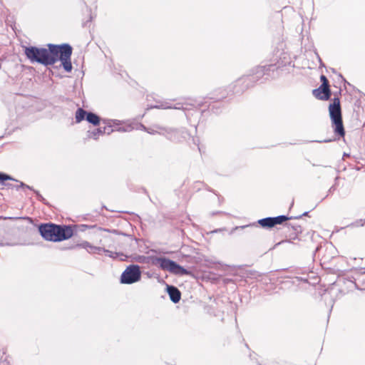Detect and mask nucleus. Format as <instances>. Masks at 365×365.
I'll return each mask as SVG.
<instances>
[{"mask_svg": "<svg viewBox=\"0 0 365 365\" xmlns=\"http://www.w3.org/2000/svg\"><path fill=\"white\" fill-rule=\"evenodd\" d=\"M140 127L142 128L143 130H144L145 131L148 132L150 134L159 133V134H162L164 135L165 134V128H162L157 127V126L147 128L143 125H141Z\"/></svg>", "mask_w": 365, "mask_h": 365, "instance_id": "4468645a", "label": "nucleus"}, {"mask_svg": "<svg viewBox=\"0 0 365 365\" xmlns=\"http://www.w3.org/2000/svg\"><path fill=\"white\" fill-rule=\"evenodd\" d=\"M106 127L97 128L91 132L88 131V136L94 140H98L99 135L106 133Z\"/></svg>", "mask_w": 365, "mask_h": 365, "instance_id": "2eb2a0df", "label": "nucleus"}, {"mask_svg": "<svg viewBox=\"0 0 365 365\" xmlns=\"http://www.w3.org/2000/svg\"><path fill=\"white\" fill-rule=\"evenodd\" d=\"M101 121L106 125L105 127L112 128V119L103 118L101 119Z\"/></svg>", "mask_w": 365, "mask_h": 365, "instance_id": "a211bd4d", "label": "nucleus"}, {"mask_svg": "<svg viewBox=\"0 0 365 365\" xmlns=\"http://www.w3.org/2000/svg\"><path fill=\"white\" fill-rule=\"evenodd\" d=\"M25 54L31 62H38L46 66L53 65L60 60L66 71L70 72L72 70V47L69 44H48V49L31 46L26 48Z\"/></svg>", "mask_w": 365, "mask_h": 365, "instance_id": "f257e3e1", "label": "nucleus"}, {"mask_svg": "<svg viewBox=\"0 0 365 365\" xmlns=\"http://www.w3.org/2000/svg\"><path fill=\"white\" fill-rule=\"evenodd\" d=\"M320 79H321V81L322 82V85H323L325 87H326V86H329V82H328V80L327 79L326 76L322 75V76H321Z\"/></svg>", "mask_w": 365, "mask_h": 365, "instance_id": "aec40b11", "label": "nucleus"}, {"mask_svg": "<svg viewBox=\"0 0 365 365\" xmlns=\"http://www.w3.org/2000/svg\"><path fill=\"white\" fill-rule=\"evenodd\" d=\"M165 135L174 141H180L181 138H186L187 133L184 130H175L172 128L165 129Z\"/></svg>", "mask_w": 365, "mask_h": 365, "instance_id": "0eeeda50", "label": "nucleus"}, {"mask_svg": "<svg viewBox=\"0 0 365 365\" xmlns=\"http://www.w3.org/2000/svg\"><path fill=\"white\" fill-rule=\"evenodd\" d=\"M153 263L155 266L160 267L162 269L174 274L185 275L189 274V272L187 269L177 264L175 262L165 257H156L153 259Z\"/></svg>", "mask_w": 365, "mask_h": 365, "instance_id": "20e7f679", "label": "nucleus"}, {"mask_svg": "<svg viewBox=\"0 0 365 365\" xmlns=\"http://www.w3.org/2000/svg\"><path fill=\"white\" fill-rule=\"evenodd\" d=\"M288 220L285 215H279L274 217H266L258 220V224L262 227L271 228L276 225L282 224Z\"/></svg>", "mask_w": 365, "mask_h": 365, "instance_id": "423d86ee", "label": "nucleus"}, {"mask_svg": "<svg viewBox=\"0 0 365 365\" xmlns=\"http://www.w3.org/2000/svg\"><path fill=\"white\" fill-rule=\"evenodd\" d=\"M118 130H122V131H128L130 130V129H122V128H119Z\"/></svg>", "mask_w": 365, "mask_h": 365, "instance_id": "5701e85b", "label": "nucleus"}, {"mask_svg": "<svg viewBox=\"0 0 365 365\" xmlns=\"http://www.w3.org/2000/svg\"><path fill=\"white\" fill-rule=\"evenodd\" d=\"M8 180H15L11 176H9V175H8L6 174L0 173V180L1 181Z\"/></svg>", "mask_w": 365, "mask_h": 365, "instance_id": "6ab92c4d", "label": "nucleus"}, {"mask_svg": "<svg viewBox=\"0 0 365 365\" xmlns=\"http://www.w3.org/2000/svg\"><path fill=\"white\" fill-rule=\"evenodd\" d=\"M106 128H106V132H107L108 134H110V133H112V132H113V131H114V130H113L112 128H108V127H106Z\"/></svg>", "mask_w": 365, "mask_h": 365, "instance_id": "4be33fe9", "label": "nucleus"}, {"mask_svg": "<svg viewBox=\"0 0 365 365\" xmlns=\"http://www.w3.org/2000/svg\"><path fill=\"white\" fill-rule=\"evenodd\" d=\"M86 120L89 123H91L93 125H99V123L101 122V118L96 114L91 113V112H88V113L87 115Z\"/></svg>", "mask_w": 365, "mask_h": 365, "instance_id": "dca6fc26", "label": "nucleus"}, {"mask_svg": "<svg viewBox=\"0 0 365 365\" xmlns=\"http://www.w3.org/2000/svg\"><path fill=\"white\" fill-rule=\"evenodd\" d=\"M329 111L335 133L343 137L345 132L342 123L341 112L339 98H334L333 103L329 105Z\"/></svg>", "mask_w": 365, "mask_h": 365, "instance_id": "7ed1b4c3", "label": "nucleus"}, {"mask_svg": "<svg viewBox=\"0 0 365 365\" xmlns=\"http://www.w3.org/2000/svg\"><path fill=\"white\" fill-rule=\"evenodd\" d=\"M314 96L320 100H327L330 96L329 86H324L322 85L319 88L313 91Z\"/></svg>", "mask_w": 365, "mask_h": 365, "instance_id": "1a4fd4ad", "label": "nucleus"}, {"mask_svg": "<svg viewBox=\"0 0 365 365\" xmlns=\"http://www.w3.org/2000/svg\"><path fill=\"white\" fill-rule=\"evenodd\" d=\"M38 230L42 237L47 241L61 242L71 238L73 235V230L68 226L45 224L41 225Z\"/></svg>", "mask_w": 365, "mask_h": 365, "instance_id": "f03ea898", "label": "nucleus"}, {"mask_svg": "<svg viewBox=\"0 0 365 365\" xmlns=\"http://www.w3.org/2000/svg\"><path fill=\"white\" fill-rule=\"evenodd\" d=\"M167 289L171 301L174 303L178 302L181 297L180 292L173 286H168Z\"/></svg>", "mask_w": 365, "mask_h": 365, "instance_id": "9b49d317", "label": "nucleus"}, {"mask_svg": "<svg viewBox=\"0 0 365 365\" xmlns=\"http://www.w3.org/2000/svg\"><path fill=\"white\" fill-rule=\"evenodd\" d=\"M152 108L158 109H181L182 106L180 103H177L175 106H172L171 103L168 101L157 102L155 106H151Z\"/></svg>", "mask_w": 365, "mask_h": 365, "instance_id": "f8f14e48", "label": "nucleus"}, {"mask_svg": "<svg viewBox=\"0 0 365 365\" xmlns=\"http://www.w3.org/2000/svg\"><path fill=\"white\" fill-rule=\"evenodd\" d=\"M88 113V112L86 111L84 109L81 108H78L75 113L76 123H79L84 119L86 120Z\"/></svg>", "mask_w": 365, "mask_h": 365, "instance_id": "ddd939ff", "label": "nucleus"}, {"mask_svg": "<svg viewBox=\"0 0 365 365\" xmlns=\"http://www.w3.org/2000/svg\"><path fill=\"white\" fill-rule=\"evenodd\" d=\"M272 67V65L257 66L252 70L251 75L255 76V78L259 79L264 75L268 74Z\"/></svg>", "mask_w": 365, "mask_h": 365, "instance_id": "9d476101", "label": "nucleus"}, {"mask_svg": "<svg viewBox=\"0 0 365 365\" xmlns=\"http://www.w3.org/2000/svg\"><path fill=\"white\" fill-rule=\"evenodd\" d=\"M19 188H26V189H29V190H33V188L26 184H24V182H21L19 183V185H16V190H19ZM34 192H35L36 193V195H38V192L36 190H34Z\"/></svg>", "mask_w": 365, "mask_h": 365, "instance_id": "f3484780", "label": "nucleus"}, {"mask_svg": "<svg viewBox=\"0 0 365 365\" xmlns=\"http://www.w3.org/2000/svg\"><path fill=\"white\" fill-rule=\"evenodd\" d=\"M121 124V121L116 119H112V127L119 125Z\"/></svg>", "mask_w": 365, "mask_h": 365, "instance_id": "412c9836", "label": "nucleus"}, {"mask_svg": "<svg viewBox=\"0 0 365 365\" xmlns=\"http://www.w3.org/2000/svg\"><path fill=\"white\" fill-rule=\"evenodd\" d=\"M141 272L138 265L132 264L126 267L120 276V283L130 284L140 281Z\"/></svg>", "mask_w": 365, "mask_h": 365, "instance_id": "39448f33", "label": "nucleus"}, {"mask_svg": "<svg viewBox=\"0 0 365 365\" xmlns=\"http://www.w3.org/2000/svg\"><path fill=\"white\" fill-rule=\"evenodd\" d=\"M80 246L84 249H86L89 253L95 254V253H100V252L103 251L106 255L110 257H115L113 255V253L107 250L103 249L100 247H96L93 246L88 242H83L80 245Z\"/></svg>", "mask_w": 365, "mask_h": 365, "instance_id": "6e6552de", "label": "nucleus"}]
</instances>
